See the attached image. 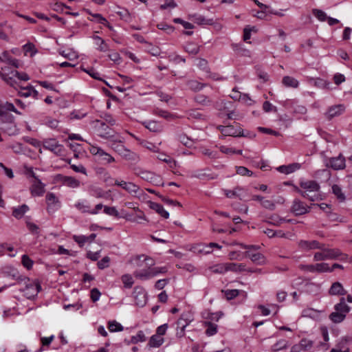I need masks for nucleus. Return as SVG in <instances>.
<instances>
[{"mask_svg":"<svg viewBox=\"0 0 352 352\" xmlns=\"http://www.w3.org/2000/svg\"><path fill=\"white\" fill-rule=\"evenodd\" d=\"M133 296L134 298L135 304L139 307L145 305L147 300L146 292L145 289L140 286L134 287Z\"/></svg>","mask_w":352,"mask_h":352,"instance_id":"nucleus-14","label":"nucleus"},{"mask_svg":"<svg viewBox=\"0 0 352 352\" xmlns=\"http://www.w3.org/2000/svg\"><path fill=\"white\" fill-rule=\"evenodd\" d=\"M164 342V338L161 336L154 335L151 337L148 342V345L151 347H159Z\"/></svg>","mask_w":352,"mask_h":352,"instance_id":"nucleus-35","label":"nucleus"},{"mask_svg":"<svg viewBox=\"0 0 352 352\" xmlns=\"http://www.w3.org/2000/svg\"><path fill=\"white\" fill-rule=\"evenodd\" d=\"M1 58L3 59L2 61L8 63L15 68H19L21 66L19 60L16 58H11L6 52L3 53Z\"/></svg>","mask_w":352,"mask_h":352,"instance_id":"nucleus-29","label":"nucleus"},{"mask_svg":"<svg viewBox=\"0 0 352 352\" xmlns=\"http://www.w3.org/2000/svg\"><path fill=\"white\" fill-rule=\"evenodd\" d=\"M195 100L197 102L204 106H208L211 104V100L206 96L201 94L197 96Z\"/></svg>","mask_w":352,"mask_h":352,"instance_id":"nucleus-51","label":"nucleus"},{"mask_svg":"<svg viewBox=\"0 0 352 352\" xmlns=\"http://www.w3.org/2000/svg\"><path fill=\"white\" fill-rule=\"evenodd\" d=\"M312 13L320 21H325L327 19L326 13L321 10L313 9Z\"/></svg>","mask_w":352,"mask_h":352,"instance_id":"nucleus-47","label":"nucleus"},{"mask_svg":"<svg viewBox=\"0 0 352 352\" xmlns=\"http://www.w3.org/2000/svg\"><path fill=\"white\" fill-rule=\"evenodd\" d=\"M314 342L307 339H302L300 341V346L305 350H309L313 346Z\"/></svg>","mask_w":352,"mask_h":352,"instance_id":"nucleus-64","label":"nucleus"},{"mask_svg":"<svg viewBox=\"0 0 352 352\" xmlns=\"http://www.w3.org/2000/svg\"><path fill=\"white\" fill-rule=\"evenodd\" d=\"M115 186L121 187L123 190L131 194L134 197H139L141 195L142 190L139 186L132 182H127L123 180H115Z\"/></svg>","mask_w":352,"mask_h":352,"instance_id":"nucleus-8","label":"nucleus"},{"mask_svg":"<svg viewBox=\"0 0 352 352\" xmlns=\"http://www.w3.org/2000/svg\"><path fill=\"white\" fill-rule=\"evenodd\" d=\"M301 189L296 188V191L302 197L308 199L311 201H314L318 199V192L320 185L316 181L309 180L300 182Z\"/></svg>","mask_w":352,"mask_h":352,"instance_id":"nucleus-1","label":"nucleus"},{"mask_svg":"<svg viewBox=\"0 0 352 352\" xmlns=\"http://www.w3.org/2000/svg\"><path fill=\"white\" fill-rule=\"evenodd\" d=\"M124 160L131 161V162H135L138 159V156L136 153L132 152L131 151L127 149L126 148L124 149V151H122L120 155Z\"/></svg>","mask_w":352,"mask_h":352,"instance_id":"nucleus-32","label":"nucleus"},{"mask_svg":"<svg viewBox=\"0 0 352 352\" xmlns=\"http://www.w3.org/2000/svg\"><path fill=\"white\" fill-rule=\"evenodd\" d=\"M45 199L47 205V210L49 213L54 212L60 208V202L53 192L47 193Z\"/></svg>","mask_w":352,"mask_h":352,"instance_id":"nucleus-12","label":"nucleus"},{"mask_svg":"<svg viewBox=\"0 0 352 352\" xmlns=\"http://www.w3.org/2000/svg\"><path fill=\"white\" fill-rule=\"evenodd\" d=\"M45 149L49 150L56 155H62L64 152V147L55 139H47L43 142Z\"/></svg>","mask_w":352,"mask_h":352,"instance_id":"nucleus-10","label":"nucleus"},{"mask_svg":"<svg viewBox=\"0 0 352 352\" xmlns=\"http://www.w3.org/2000/svg\"><path fill=\"white\" fill-rule=\"evenodd\" d=\"M144 124L145 127L151 131L160 132L162 131L161 126L155 121H149L148 122H145Z\"/></svg>","mask_w":352,"mask_h":352,"instance_id":"nucleus-41","label":"nucleus"},{"mask_svg":"<svg viewBox=\"0 0 352 352\" xmlns=\"http://www.w3.org/2000/svg\"><path fill=\"white\" fill-rule=\"evenodd\" d=\"M301 165L298 163H293L289 165H283L277 168V170L284 174H289L299 170Z\"/></svg>","mask_w":352,"mask_h":352,"instance_id":"nucleus-23","label":"nucleus"},{"mask_svg":"<svg viewBox=\"0 0 352 352\" xmlns=\"http://www.w3.org/2000/svg\"><path fill=\"white\" fill-rule=\"evenodd\" d=\"M188 87L193 91H199L202 89L203 85L197 80H189L187 82Z\"/></svg>","mask_w":352,"mask_h":352,"instance_id":"nucleus-53","label":"nucleus"},{"mask_svg":"<svg viewBox=\"0 0 352 352\" xmlns=\"http://www.w3.org/2000/svg\"><path fill=\"white\" fill-rule=\"evenodd\" d=\"M333 269H330L329 264L325 263H320L314 264V272L324 273V272H331Z\"/></svg>","mask_w":352,"mask_h":352,"instance_id":"nucleus-33","label":"nucleus"},{"mask_svg":"<svg viewBox=\"0 0 352 352\" xmlns=\"http://www.w3.org/2000/svg\"><path fill=\"white\" fill-rule=\"evenodd\" d=\"M325 166L335 170H342L345 168V158L340 154L338 157H330L325 160Z\"/></svg>","mask_w":352,"mask_h":352,"instance_id":"nucleus-11","label":"nucleus"},{"mask_svg":"<svg viewBox=\"0 0 352 352\" xmlns=\"http://www.w3.org/2000/svg\"><path fill=\"white\" fill-rule=\"evenodd\" d=\"M190 19L198 25H212L214 23L212 19H206L204 16L198 14L192 15Z\"/></svg>","mask_w":352,"mask_h":352,"instance_id":"nucleus-27","label":"nucleus"},{"mask_svg":"<svg viewBox=\"0 0 352 352\" xmlns=\"http://www.w3.org/2000/svg\"><path fill=\"white\" fill-rule=\"evenodd\" d=\"M134 210L136 212V214L133 218H131L124 210H121L118 212L115 208L111 207V216H114L117 218H124L138 223H141L140 220L146 221V218L142 210L138 208H135Z\"/></svg>","mask_w":352,"mask_h":352,"instance_id":"nucleus-7","label":"nucleus"},{"mask_svg":"<svg viewBox=\"0 0 352 352\" xmlns=\"http://www.w3.org/2000/svg\"><path fill=\"white\" fill-rule=\"evenodd\" d=\"M61 182L65 186L72 188H78L80 185L79 180L70 176H62Z\"/></svg>","mask_w":352,"mask_h":352,"instance_id":"nucleus-25","label":"nucleus"},{"mask_svg":"<svg viewBox=\"0 0 352 352\" xmlns=\"http://www.w3.org/2000/svg\"><path fill=\"white\" fill-rule=\"evenodd\" d=\"M20 284L23 287L20 290L24 294L28 299L34 298L37 296L41 289V285L36 280H30L29 278L24 277L20 281Z\"/></svg>","mask_w":352,"mask_h":352,"instance_id":"nucleus-3","label":"nucleus"},{"mask_svg":"<svg viewBox=\"0 0 352 352\" xmlns=\"http://www.w3.org/2000/svg\"><path fill=\"white\" fill-rule=\"evenodd\" d=\"M6 124L8 126L3 128V131L9 135H14L19 133V129H17L14 121L13 122Z\"/></svg>","mask_w":352,"mask_h":352,"instance_id":"nucleus-38","label":"nucleus"},{"mask_svg":"<svg viewBox=\"0 0 352 352\" xmlns=\"http://www.w3.org/2000/svg\"><path fill=\"white\" fill-rule=\"evenodd\" d=\"M269 219H270V222L275 226H279L284 222H286V221L289 222L291 221V220H286L285 219L282 218L277 214H273V215L270 216Z\"/></svg>","mask_w":352,"mask_h":352,"instance_id":"nucleus-44","label":"nucleus"},{"mask_svg":"<svg viewBox=\"0 0 352 352\" xmlns=\"http://www.w3.org/2000/svg\"><path fill=\"white\" fill-rule=\"evenodd\" d=\"M147 269H142L134 272V276L142 280H146L154 277L151 267H146Z\"/></svg>","mask_w":352,"mask_h":352,"instance_id":"nucleus-21","label":"nucleus"},{"mask_svg":"<svg viewBox=\"0 0 352 352\" xmlns=\"http://www.w3.org/2000/svg\"><path fill=\"white\" fill-rule=\"evenodd\" d=\"M148 205L151 209L156 211V212L162 217L165 219H168L169 217V213L164 210L162 205L153 201H148Z\"/></svg>","mask_w":352,"mask_h":352,"instance_id":"nucleus-24","label":"nucleus"},{"mask_svg":"<svg viewBox=\"0 0 352 352\" xmlns=\"http://www.w3.org/2000/svg\"><path fill=\"white\" fill-rule=\"evenodd\" d=\"M122 281L124 287L131 288L133 285V280L130 274H124L122 276Z\"/></svg>","mask_w":352,"mask_h":352,"instance_id":"nucleus-48","label":"nucleus"},{"mask_svg":"<svg viewBox=\"0 0 352 352\" xmlns=\"http://www.w3.org/2000/svg\"><path fill=\"white\" fill-rule=\"evenodd\" d=\"M100 126H98V135L101 137H103V138H108V134H109V132L108 131H106V130H108L109 129V126H107L103 122H98Z\"/></svg>","mask_w":352,"mask_h":352,"instance_id":"nucleus-52","label":"nucleus"},{"mask_svg":"<svg viewBox=\"0 0 352 352\" xmlns=\"http://www.w3.org/2000/svg\"><path fill=\"white\" fill-rule=\"evenodd\" d=\"M12 111L18 115H21L14 107V105L9 102H2L0 100V122L3 124L10 123L14 121V116L9 113Z\"/></svg>","mask_w":352,"mask_h":352,"instance_id":"nucleus-6","label":"nucleus"},{"mask_svg":"<svg viewBox=\"0 0 352 352\" xmlns=\"http://www.w3.org/2000/svg\"><path fill=\"white\" fill-rule=\"evenodd\" d=\"M103 208L104 212L107 214H110V208L106 206H104L102 204H97L93 210L90 209V214H98Z\"/></svg>","mask_w":352,"mask_h":352,"instance_id":"nucleus-46","label":"nucleus"},{"mask_svg":"<svg viewBox=\"0 0 352 352\" xmlns=\"http://www.w3.org/2000/svg\"><path fill=\"white\" fill-rule=\"evenodd\" d=\"M219 130L226 136L233 137H246L247 135L243 133L242 129L239 126L238 129L234 128L232 125L219 126Z\"/></svg>","mask_w":352,"mask_h":352,"instance_id":"nucleus-13","label":"nucleus"},{"mask_svg":"<svg viewBox=\"0 0 352 352\" xmlns=\"http://www.w3.org/2000/svg\"><path fill=\"white\" fill-rule=\"evenodd\" d=\"M228 272H241L246 271L245 265L243 263H227Z\"/></svg>","mask_w":352,"mask_h":352,"instance_id":"nucleus-30","label":"nucleus"},{"mask_svg":"<svg viewBox=\"0 0 352 352\" xmlns=\"http://www.w3.org/2000/svg\"><path fill=\"white\" fill-rule=\"evenodd\" d=\"M18 95L21 97L28 98L30 96H32L34 98H37L38 92L34 89V88L31 86L22 87L17 86Z\"/></svg>","mask_w":352,"mask_h":352,"instance_id":"nucleus-20","label":"nucleus"},{"mask_svg":"<svg viewBox=\"0 0 352 352\" xmlns=\"http://www.w3.org/2000/svg\"><path fill=\"white\" fill-rule=\"evenodd\" d=\"M224 293L228 300H232L239 295V291L238 289H228L226 290Z\"/></svg>","mask_w":352,"mask_h":352,"instance_id":"nucleus-58","label":"nucleus"},{"mask_svg":"<svg viewBox=\"0 0 352 352\" xmlns=\"http://www.w3.org/2000/svg\"><path fill=\"white\" fill-rule=\"evenodd\" d=\"M185 50L190 54H197L199 51V47L194 43H188L185 46Z\"/></svg>","mask_w":352,"mask_h":352,"instance_id":"nucleus-50","label":"nucleus"},{"mask_svg":"<svg viewBox=\"0 0 352 352\" xmlns=\"http://www.w3.org/2000/svg\"><path fill=\"white\" fill-rule=\"evenodd\" d=\"M133 261V263L139 267H152L155 265L153 258L144 254L135 256Z\"/></svg>","mask_w":352,"mask_h":352,"instance_id":"nucleus-17","label":"nucleus"},{"mask_svg":"<svg viewBox=\"0 0 352 352\" xmlns=\"http://www.w3.org/2000/svg\"><path fill=\"white\" fill-rule=\"evenodd\" d=\"M250 258L253 263L258 265H262L265 263L264 256L259 252H255L254 254H250Z\"/></svg>","mask_w":352,"mask_h":352,"instance_id":"nucleus-40","label":"nucleus"},{"mask_svg":"<svg viewBox=\"0 0 352 352\" xmlns=\"http://www.w3.org/2000/svg\"><path fill=\"white\" fill-rule=\"evenodd\" d=\"M298 245L300 249L304 251H309L311 250H318L319 248H322V243H319L316 240H300L298 241Z\"/></svg>","mask_w":352,"mask_h":352,"instance_id":"nucleus-18","label":"nucleus"},{"mask_svg":"<svg viewBox=\"0 0 352 352\" xmlns=\"http://www.w3.org/2000/svg\"><path fill=\"white\" fill-rule=\"evenodd\" d=\"M25 223L30 232L32 234H38L39 228L37 225L31 222L29 219H26Z\"/></svg>","mask_w":352,"mask_h":352,"instance_id":"nucleus-54","label":"nucleus"},{"mask_svg":"<svg viewBox=\"0 0 352 352\" xmlns=\"http://www.w3.org/2000/svg\"><path fill=\"white\" fill-rule=\"evenodd\" d=\"M289 343L288 341L284 339H281L277 341L272 346V351L273 352H276L283 349H285L288 347Z\"/></svg>","mask_w":352,"mask_h":352,"instance_id":"nucleus-31","label":"nucleus"},{"mask_svg":"<svg viewBox=\"0 0 352 352\" xmlns=\"http://www.w3.org/2000/svg\"><path fill=\"white\" fill-rule=\"evenodd\" d=\"M89 151L96 157L100 153H102V155H104V158H107L109 156V153H107V152H104L102 149H101L100 147H98V146H91V147L89 148Z\"/></svg>","mask_w":352,"mask_h":352,"instance_id":"nucleus-49","label":"nucleus"},{"mask_svg":"<svg viewBox=\"0 0 352 352\" xmlns=\"http://www.w3.org/2000/svg\"><path fill=\"white\" fill-rule=\"evenodd\" d=\"M29 210V207L26 204L13 208L12 215L16 219H21L23 215Z\"/></svg>","mask_w":352,"mask_h":352,"instance_id":"nucleus-28","label":"nucleus"},{"mask_svg":"<svg viewBox=\"0 0 352 352\" xmlns=\"http://www.w3.org/2000/svg\"><path fill=\"white\" fill-rule=\"evenodd\" d=\"M283 84L288 87L296 88L298 86V81L293 77L286 76L283 78Z\"/></svg>","mask_w":352,"mask_h":352,"instance_id":"nucleus-34","label":"nucleus"},{"mask_svg":"<svg viewBox=\"0 0 352 352\" xmlns=\"http://www.w3.org/2000/svg\"><path fill=\"white\" fill-rule=\"evenodd\" d=\"M321 252H316L314 255L315 261H321L328 259H336L340 256V260L345 261L347 259V255L342 254L338 249L326 248L322 243V248H319Z\"/></svg>","mask_w":352,"mask_h":352,"instance_id":"nucleus-2","label":"nucleus"},{"mask_svg":"<svg viewBox=\"0 0 352 352\" xmlns=\"http://www.w3.org/2000/svg\"><path fill=\"white\" fill-rule=\"evenodd\" d=\"M329 292L331 295L343 296L346 294V291L343 288L342 285L339 282L333 283L329 289Z\"/></svg>","mask_w":352,"mask_h":352,"instance_id":"nucleus-26","label":"nucleus"},{"mask_svg":"<svg viewBox=\"0 0 352 352\" xmlns=\"http://www.w3.org/2000/svg\"><path fill=\"white\" fill-rule=\"evenodd\" d=\"M25 54H30V56L34 55L36 52L34 45L32 43H27L23 45Z\"/></svg>","mask_w":352,"mask_h":352,"instance_id":"nucleus-56","label":"nucleus"},{"mask_svg":"<svg viewBox=\"0 0 352 352\" xmlns=\"http://www.w3.org/2000/svg\"><path fill=\"white\" fill-rule=\"evenodd\" d=\"M22 264L23 265L27 268L28 270H30L32 267L33 265V261L32 259L29 258L28 256L24 254L22 256Z\"/></svg>","mask_w":352,"mask_h":352,"instance_id":"nucleus-59","label":"nucleus"},{"mask_svg":"<svg viewBox=\"0 0 352 352\" xmlns=\"http://www.w3.org/2000/svg\"><path fill=\"white\" fill-rule=\"evenodd\" d=\"M146 340V336L142 331H139L136 336L131 337L129 343L137 344L138 342H142Z\"/></svg>","mask_w":352,"mask_h":352,"instance_id":"nucleus-42","label":"nucleus"},{"mask_svg":"<svg viewBox=\"0 0 352 352\" xmlns=\"http://www.w3.org/2000/svg\"><path fill=\"white\" fill-rule=\"evenodd\" d=\"M291 211L296 215H302L309 212V208L306 204L298 199H295L293 201L292 206L291 207Z\"/></svg>","mask_w":352,"mask_h":352,"instance_id":"nucleus-19","label":"nucleus"},{"mask_svg":"<svg viewBox=\"0 0 352 352\" xmlns=\"http://www.w3.org/2000/svg\"><path fill=\"white\" fill-rule=\"evenodd\" d=\"M318 311L311 309V308H307L302 311V316L303 317H309V318H315L317 316Z\"/></svg>","mask_w":352,"mask_h":352,"instance_id":"nucleus-55","label":"nucleus"},{"mask_svg":"<svg viewBox=\"0 0 352 352\" xmlns=\"http://www.w3.org/2000/svg\"><path fill=\"white\" fill-rule=\"evenodd\" d=\"M95 45L97 46V49L101 52H106L108 50V45L106 44L103 39L99 36H94Z\"/></svg>","mask_w":352,"mask_h":352,"instance_id":"nucleus-39","label":"nucleus"},{"mask_svg":"<svg viewBox=\"0 0 352 352\" xmlns=\"http://www.w3.org/2000/svg\"><path fill=\"white\" fill-rule=\"evenodd\" d=\"M74 240L79 244L80 246L84 245V244L89 241V237L85 235H74L73 236Z\"/></svg>","mask_w":352,"mask_h":352,"instance_id":"nucleus-60","label":"nucleus"},{"mask_svg":"<svg viewBox=\"0 0 352 352\" xmlns=\"http://www.w3.org/2000/svg\"><path fill=\"white\" fill-rule=\"evenodd\" d=\"M45 184H43L40 179L32 181L30 186V192L32 196L41 197L45 193Z\"/></svg>","mask_w":352,"mask_h":352,"instance_id":"nucleus-16","label":"nucleus"},{"mask_svg":"<svg viewBox=\"0 0 352 352\" xmlns=\"http://www.w3.org/2000/svg\"><path fill=\"white\" fill-rule=\"evenodd\" d=\"M332 192L339 199L340 201L345 199L344 194L342 191V188L337 184L332 186Z\"/></svg>","mask_w":352,"mask_h":352,"instance_id":"nucleus-45","label":"nucleus"},{"mask_svg":"<svg viewBox=\"0 0 352 352\" xmlns=\"http://www.w3.org/2000/svg\"><path fill=\"white\" fill-rule=\"evenodd\" d=\"M205 324L207 326V329L206 331V335L211 336L217 332V325L216 324L211 322H206Z\"/></svg>","mask_w":352,"mask_h":352,"instance_id":"nucleus-43","label":"nucleus"},{"mask_svg":"<svg viewBox=\"0 0 352 352\" xmlns=\"http://www.w3.org/2000/svg\"><path fill=\"white\" fill-rule=\"evenodd\" d=\"M156 114L167 120H171L175 117L174 115L171 114L167 111H164L162 109L156 110Z\"/></svg>","mask_w":352,"mask_h":352,"instance_id":"nucleus-57","label":"nucleus"},{"mask_svg":"<svg viewBox=\"0 0 352 352\" xmlns=\"http://www.w3.org/2000/svg\"><path fill=\"white\" fill-rule=\"evenodd\" d=\"M211 271L216 274H223L228 272V264L219 263L210 267Z\"/></svg>","mask_w":352,"mask_h":352,"instance_id":"nucleus-37","label":"nucleus"},{"mask_svg":"<svg viewBox=\"0 0 352 352\" xmlns=\"http://www.w3.org/2000/svg\"><path fill=\"white\" fill-rule=\"evenodd\" d=\"M1 78L10 87L17 90L18 82L28 81L30 80L29 76L24 72H19L17 70H11L10 72L0 73Z\"/></svg>","mask_w":352,"mask_h":352,"instance_id":"nucleus-4","label":"nucleus"},{"mask_svg":"<svg viewBox=\"0 0 352 352\" xmlns=\"http://www.w3.org/2000/svg\"><path fill=\"white\" fill-rule=\"evenodd\" d=\"M262 206L270 210H274L276 208L275 204L270 199H263L261 204Z\"/></svg>","mask_w":352,"mask_h":352,"instance_id":"nucleus-61","label":"nucleus"},{"mask_svg":"<svg viewBox=\"0 0 352 352\" xmlns=\"http://www.w3.org/2000/svg\"><path fill=\"white\" fill-rule=\"evenodd\" d=\"M192 319L188 314H183L177 321L176 336L181 338L185 335L186 327L190 323Z\"/></svg>","mask_w":352,"mask_h":352,"instance_id":"nucleus-9","label":"nucleus"},{"mask_svg":"<svg viewBox=\"0 0 352 352\" xmlns=\"http://www.w3.org/2000/svg\"><path fill=\"white\" fill-rule=\"evenodd\" d=\"M236 173H237V174L241 175H248V176L252 175V172L244 166L237 167Z\"/></svg>","mask_w":352,"mask_h":352,"instance_id":"nucleus-63","label":"nucleus"},{"mask_svg":"<svg viewBox=\"0 0 352 352\" xmlns=\"http://www.w3.org/2000/svg\"><path fill=\"white\" fill-rule=\"evenodd\" d=\"M173 21L175 23L182 24L185 29H192V28H194V25L192 23H190L189 22H186V21L182 20L180 18H175V19H174Z\"/></svg>","mask_w":352,"mask_h":352,"instance_id":"nucleus-62","label":"nucleus"},{"mask_svg":"<svg viewBox=\"0 0 352 352\" xmlns=\"http://www.w3.org/2000/svg\"><path fill=\"white\" fill-rule=\"evenodd\" d=\"M224 194L228 198H236L238 197L242 199L244 197L245 190L243 188L237 186L233 190H224Z\"/></svg>","mask_w":352,"mask_h":352,"instance_id":"nucleus-22","label":"nucleus"},{"mask_svg":"<svg viewBox=\"0 0 352 352\" xmlns=\"http://www.w3.org/2000/svg\"><path fill=\"white\" fill-rule=\"evenodd\" d=\"M350 307L346 305L344 298H341L340 302L334 306V311L329 315V319L334 323H340L350 311Z\"/></svg>","mask_w":352,"mask_h":352,"instance_id":"nucleus-5","label":"nucleus"},{"mask_svg":"<svg viewBox=\"0 0 352 352\" xmlns=\"http://www.w3.org/2000/svg\"><path fill=\"white\" fill-rule=\"evenodd\" d=\"M345 111V106L340 104L329 107L324 113V116L328 120L342 115Z\"/></svg>","mask_w":352,"mask_h":352,"instance_id":"nucleus-15","label":"nucleus"},{"mask_svg":"<svg viewBox=\"0 0 352 352\" xmlns=\"http://www.w3.org/2000/svg\"><path fill=\"white\" fill-rule=\"evenodd\" d=\"M74 206L81 212L90 213V206H89L87 201H79L75 204Z\"/></svg>","mask_w":352,"mask_h":352,"instance_id":"nucleus-36","label":"nucleus"}]
</instances>
